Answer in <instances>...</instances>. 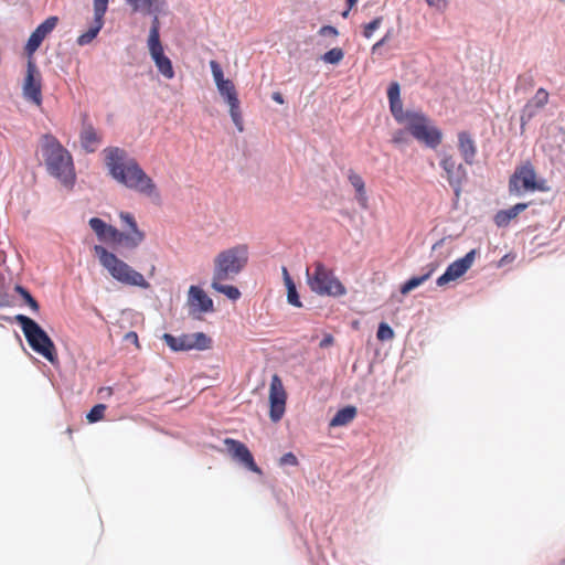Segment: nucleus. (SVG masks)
<instances>
[{
  "mask_svg": "<svg viewBox=\"0 0 565 565\" xmlns=\"http://www.w3.org/2000/svg\"><path fill=\"white\" fill-rule=\"evenodd\" d=\"M79 140L82 147L86 152H95L102 142V136L93 127L92 124H84L79 134Z\"/></svg>",
  "mask_w": 565,
  "mask_h": 565,
  "instance_id": "20",
  "label": "nucleus"
},
{
  "mask_svg": "<svg viewBox=\"0 0 565 565\" xmlns=\"http://www.w3.org/2000/svg\"><path fill=\"white\" fill-rule=\"evenodd\" d=\"M429 6H437L441 0H426Z\"/></svg>",
  "mask_w": 565,
  "mask_h": 565,
  "instance_id": "53",
  "label": "nucleus"
},
{
  "mask_svg": "<svg viewBox=\"0 0 565 565\" xmlns=\"http://www.w3.org/2000/svg\"><path fill=\"white\" fill-rule=\"evenodd\" d=\"M271 97L276 103L284 104V97L280 93L275 92Z\"/></svg>",
  "mask_w": 565,
  "mask_h": 565,
  "instance_id": "49",
  "label": "nucleus"
},
{
  "mask_svg": "<svg viewBox=\"0 0 565 565\" xmlns=\"http://www.w3.org/2000/svg\"><path fill=\"white\" fill-rule=\"evenodd\" d=\"M100 393H105L107 396H110L113 394L111 387H104L99 391Z\"/></svg>",
  "mask_w": 565,
  "mask_h": 565,
  "instance_id": "51",
  "label": "nucleus"
},
{
  "mask_svg": "<svg viewBox=\"0 0 565 565\" xmlns=\"http://www.w3.org/2000/svg\"><path fill=\"white\" fill-rule=\"evenodd\" d=\"M287 392L279 375L271 376L269 385V418L278 423L286 412Z\"/></svg>",
  "mask_w": 565,
  "mask_h": 565,
  "instance_id": "12",
  "label": "nucleus"
},
{
  "mask_svg": "<svg viewBox=\"0 0 565 565\" xmlns=\"http://www.w3.org/2000/svg\"><path fill=\"white\" fill-rule=\"evenodd\" d=\"M105 411H106V405L97 404L89 411L86 418L89 423H96L98 420H102L104 418Z\"/></svg>",
  "mask_w": 565,
  "mask_h": 565,
  "instance_id": "38",
  "label": "nucleus"
},
{
  "mask_svg": "<svg viewBox=\"0 0 565 565\" xmlns=\"http://www.w3.org/2000/svg\"><path fill=\"white\" fill-rule=\"evenodd\" d=\"M548 92L544 88H539L534 97L526 103L522 110L521 124L522 127L534 116L533 108H542L548 103Z\"/></svg>",
  "mask_w": 565,
  "mask_h": 565,
  "instance_id": "19",
  "label": "nucleus"
},
{
  "mask_svg": "<svg viewBox=\"0 0 565 565\" xmlns=\"http://www.w3.org/2000/svg\"><path fill=\"white\" fill-rule=\"evenodd\" d=\"M14 290L23 298L25 303L34 311L39 312L40 306L39 302L32 297V295L22 286L17 285Z\"/></svg>",
  "mask_w": 565,
  "mask_h": 565,
  "instance_id": "34",
  "label": "nucleus"
},
{
  "mask_svg": "<svg viewBox=\"0 0 565 565\" xmlns=\"http://www.w3.org/2000/svg\"><path fill=\"white\" fill-rule=\"evenodd\" d=\"M348 178H349V182L351 183V185L355 189L359 198L362 199L363 201H365L366 200L365 183H364L362 177L353 171H350Z\"/></svg>",
  "mask_w": 565,
  "mask_h": 565,
  "instance_id": "31",
  "label": "nucleus"
},
{
  "mask_svg": "<svg viewBox=\"0 0 565 565\" xmlns=\"http://www.w3.org/2000/svg\"><path fill=\"white\" fill-rule=\"evenodd\" d=\"M319 34L322 35V36H338V30L332 26V25H324L322 28H320L319 30Z\"/></svg>",
  "mask_w": 565,
  "mask_h": 565,
  "instance_id": "44",
  "label": "nucleus"
},
{
  "mask_svg": "<svg viewBox=\"0 0 565 565\" xmlns=\"http://www.w3.org/2000/svg\"><path fill=\"white\" fill-rule=\"evenodd\" d=\"M94 253L98 257L99 263L107 269L109 275L117 281L127 286H135L147 289L150 284L143 275L135 270L127 263L118 258L114 253L108 252L102 245L94 246Z\"/></svg>",
  "mask_w": 565,
  "mask_h": 565,
  "instance_id": "3",
  "label": "nucleus"
},
{
  "mask_svg": "<svg viewBox=\"0 0 565 565\" xmlns=\"http://www.w3.org/2000/svg\"><path fill=\"white\" fill-rule=\"evenodd\" d=\"M150 55L154 61V64L158 71L168 79L174 77V71L172 67V63L169 57L164 55L162 44H151L148 45Z\"/></svg>",
  "mask_w": 565,
  "mask_h": 565,
  "instance_id": "17",
  "label": "nucleus"
},
{
  "mask_svg": "<svg viewBox=\"0 0 565 565\" xmlns=\"http://www.w3.org/2000/svg\"><path fill=\"white\" fill-rule=\"evenodd\" d=\"M405 129L419 142L435 149L441 143L443 132L420 111H415L404 124Z\"/></svg>",
  "mask_w": 565,
  "mask_h": 565,
  "instance_id": "8",
  "label": "nucleus"
},
{
  "mask_svg": "<svg viewBox=\"0 0 565 565\" xmlns=\"http://www.w3.org/2000/svg\"><path fill=\"white\" fill-rule=\"evenodd\" d=\"M210 67L220 95L225 99L230 107L231 118L238 131L244 130L241 103L237 96L235 85L232 81L224 78L223 71L216 61L210 62Z\"/></svg>",
  "mask_w": 565,
  "mask_h": 565,
  "instance_id": "7",
  "label": "nucleus"
},
{
  "mask_svg": "<svg viewBox=\"0 0 565 565\" xmlns=\"http://www.w3.org/2000/svg\"><path fill=\"white\" fill-rule=\"evenodd\" d=\"M134 12L151 14L160 12L166 7V0H126Z\"/></svg>",
  "mask_w": 565,
  "mask_h": 565,
  "instance_id": "22",
  "label": "nucleus"
},
{
  "mask_svg": "<svg viewBox=\"0 0 565 565\" xmlns=\"http://www.w3.org/2000/svg\"><path fill=\"white\" fill-rule=\"evenodd\" d=\"M334 343V338L331 334H326L324 338L320 341L319 347L321 349L329 348Z\"/></svg>",
  "mask_w": 565,
  "mask_h": 565,
  "instance_id": "45",
  "label": "nucleus"
},
{
  "mask_svg": "<svg viewBox=\"0 0 565 565\" xmlns=\"http://www.w3.org/2000/svg\"><path fill=\"white\" fill-rule=\"evenodd\" d=\"M159 12H153V19L149 31L148 45L159 44L160 42V21L158 17Z\"/></svg>",
  "mask_w": 565,
  "mask_h": 565,
  "instance_id": "32",
  "label": "nucleus"
},
{
  "mask_svg": "<svg viewBox=\"0 0 565 565\" xmlns=\"http://www.w3.org/2000/svg\"><path fill=\"white\" fill-rule=\"evenodd\" d=\"M344 57V52L342 49L340 47H333L331 50H329L328 52H326L322 56H321V60L324 62V63H328V64H339Z\"/></svg>",
  "mask_w": 565,
  "mask_h": 565,
  "instance_id": "33",
  "label": "nucleus"
},
{
  "mask_svg": "<svg viewBox=\"0 0 565 565\" xmlns=\"http://www.w3.org/2000/svg\"><path fill=\"white\" fill-rule=\"evenodd\" d=\"M307 284L310 290L319 296L341 297L347 288L334 275L333 270L322 262L316 260L306 271Z\"/></svg>",
  "mask_w": 565,
  "mask_h": 565,
  "instance_id": "5",
  "label": "nucleus"
},
{
  "mask_svg": "<svg viewBox=\"0 0 565 565\" xmlns=\"http://www.w3.org/2000/svg\"><path fill=\"white\" fill-rule=\"evenodd\" d=\"M440 167L445 171V177L451 188H454L458 196L461 185L467 179V171L461 163L452 154H445L440 160Z\"/></svg>",
  "mask_w": 565,
  "mask_h": 565,
  "instance_id": "14",
  "label": "nucleus"
},
{
  "mask_svg": "<svg viewBox=\"0 0 565 565\" xmlns=\"http://www.w3.org/2000/svg\"><path fill=\"white\" fill-rule=\"evenodd\" d=\"M376 337L380 341H388L394 338V331L387 323L381 322L377 329Z\"/></svg>",
  "mask_w": 565,
  "mask_h": 565,
  "instance_id": "39",
  "label": "nucleus"
},
{
  "mask_svg": "<svg viewBox=\"0 0 565 565\" xmlns=\"http://www.w3.org/2000/svg\"><path fill=\"white\" fill-rule=\"evenodd\" d=\"M189 303L198 307L202 312L213 310V300L198 286H191L189 289Z\"/></svg>",
  "mask_w": 565,
  "mask_h": 565,
  "instance_id": "21",
  "label": "nucleus"
},
{
  "mask_svg": "<svg viewBox=\"0 0 565 565\" xmlns=\"http://www.w3.org/2000/svg\"><path fill=\"white\" fill-rule=\"evenodd\" d=\"M41 151L47 172L65 188L73 189L76 182V172L70 151L50 134L42 136Z\"/></svg>",
  "mask_w": 565,
  "mask_h": 565,
  "instance_id": "2",
  "label": "nucleus"
},
{
  "mask_svg": "<svg viewBox=\"0 0 565 565\" xmlns=\"http://www.w3.org/2000/svg\"><path fill=\"white\" fill-rule=\"evenodd\" d=\"M162 339L166 344L175 352L190 350L204 351L212 347V339L203 332L182 334L180 337L164 333Z\"/></svg>",
  "mask_w": 565,
  "mask_h": 565,
  "instance_id": "10",
  "label": "nucleus"
},
{
  "mask_svg": "<svg viewBox=\"0 0 565 565\" xmlns=\"http://www.w3.org/2000/svg\"><path fill=\"white\" fill-rule=\"evenodd\" d=\"M382 39H386V42L391 39V31H388Z\"/></svg>",
  "mask_w": 565,
  "mask_h": 565,
  "instance_id": "54",
  "label": "nucleus"
},
{
  "mask_svg": "<svg viewBox=\"0 0 565 565\" xmlns=\"http://www.w3.org/2000/svg\"><path fill=\"white\" fill-rule=\"evenodd\" d=\"M348 2V10L342 13V15L345 18L349 13V10H351L358 2V0H347Z\"/></svg>",
  "mask_w": 565,
  "mask_h": 565,
  "instance_id": "48",
  "label": "nucleus"
},
{
  "mask_svg": "<svg viewBox=\"0 0 565 565\" xmlns=\"http://www.w3.org/2000/svg\"><path fill=\"white\" fill-rule=\"evenodd\" d=\"M8 305H9V302L2 296H0V308L7 307Z\"/></svg>",
  "mask_w": 565,
  "mask_h": 565,
  "instance_id": "52",
  "label": "nucleus"
},
{
  "mask_svg": "<svg viewBox=\"0 0 565 565\" xmlns=\"http://www.w3.org/2000/svg\"><path fill=\"white\" fill-rule=\"evenodd\" d=\"M104 25L103 17H95L89 29L77 38V44L83 46L89 44L99 33Z\"/></svg>",
  "mask_w": 565,
  "mask_h": 565,
  "instance_id": "26",
  "label": "nucleus"
},
{
  "mask_svg": "<svg viewBox=\"0 0 565 565\" xmlns=\"http://www.w3.org/2000/svg\"><path fill=\"white\" fill-rule=\"evenodd\" d=\"M224 280H217L216 277H212L211 287L220 292L225 295L228 299L235 301L241 297V291L238 288L232 285H224Z\"/></svg>",
  "mask_w": 565,
  "mask_h": 565,
  "instance_id": "28",
  "label": "nucleus"
},
{
  "mask_svg": "<svg viewBox=\"0 0 565 565\" xmlns=\"http://www.w3.org/2000/svg\"><path fill=\"white\" fill-rule=\"evenodd\" d=\"M282 276H284V281H285V285H286V288H287V300L290 305L295 306V307H302V303L299 299V296H298V292H297V289H296V285L294 282V280L291 279L288 270L286 267H282Z\"/></svg>",
  "mask_w": 565,
  "mask_h": 565,
  "instance_id": "27",
  "label": "nucleus"
},
{
  "mask_svg": "<svg viewBox=\"0 0 565 565\" xmlns=\"http://www.w3.org/2000/svg\"><path fill=\"white\" fill-rule=\"evenodd\" d=\"M44 39H42L38 33L32 32L26 45H25V52L29 56V58H32V55L34 52L40 47Z\"/></svg>",
  "mask_w": 565,
  "mask_h": 565,
  "instance_id": "36",
  "label": "nucleus"
},
{
  "mask_svg": "<svg viewBox=\"0 0 565 565\" xmlns=\"http://www.w3.org/2000/svg\"><path fill=\"white\" fill-rule=\"evenodd\" d=\"M89 226L100 241H106V230L108 224H106L102 218L92 217L89 220Z\"/></svg>",
  "mask_w": 565,
  "mask_h": 565,
  "instance_id": "35",
  "label": "nucleus"
},
{
  "mask_svg": "<svg viewBox=\"0 0 565 565\" xmlns=\"http://www.w3.org/2000/svg\"><path fill=\"white\" fill-rule=\"evenodd\" d=\"M57 22V17H49L44 22L38 25L33 32L38 33L42 39H45L55 29Z\"/></svg>",
  "mask_w": 565,
  "mask_h": 565,
  "instance_id": "30",
  "label": "nucleus"
},
{
  "mask_svg": "<svg viewBox=\"0 0 565 565\" xmlns=\"http://www.w3.org/2000/svg\"><path fill=\"white\" fill-rule=\"evenodd\" d=\"M458 149L467 164L471 166L475 163L477 145L468 131H460L458 134Z\"/></svg>",
  "mask_w": 565,
  "mask_h": 565,
  "instance_id": "18",
  "label": "nucleus"
},
{
  "mask_svg": "<svg viewBox=\"0 0 565 565\" xmlns=\"http://www.w3.org/2000/svg\"><path fill=\"white\" fill-rule=\"evenodd\" d=\"M437 268H438V264L437 263H429V264H427L423 268L424 274L422 276L412 277L411 279H408L406 282H404L402 285L401 292L403 295H406L409 291H412L413 289H415L418 286L423 285L426 280H428L431 277V275L436 271Z\"/></svg>",
  "mask_w": 565,
  "mask_h": 565,
  "instance_id": "23",
  "label": "nucleus"
},
{
  "mask_svg": "<svg viewBox=\"0 0 565 565\" xmlns=\"http://www.w3.org/2000/svg\"><path fill=\"white\" fill-rule=\"evenodd\" d=\"M224 444L226 445L234 459L238 460L250 471L258 475L263 473L262 469L256 465L252 452L245 444L232 438H226Z\"/></svg>",
  "mask_w": 565,
  "mask_h": 565,
  "instance_id": "16",
  "label": "nucleus"
},
{
  "mask_svg": "<svg viewBox=\"0 0 565 565\" xmlns=\"http://www.w3.org/2000/svg\"><path fill=\"white\" fill-rule=\"evenodd\" d=\"M405 140V131L398 130L394 134L393 141L394 142H402Z\"/></svg>",
  "mask_w": 565,
  "mask_h": 565,
  "instance_id": "47",
  "label": "nucleus"
},
{
  "mask_svg": "<svg viewBox=\"0 0 565 565\" xmlns=\"http://www.w3.org/2000/svg\"><path fill=\"white\" fill-rule=\"evenodd\" d=\"M476 257V249H471L462 258H459L451 263L446 271L439 276L436 280L437 286L443 287L450 281H454L463 276L468 269L472 266Z\"/></svg>",
  "mask_w": 565,
  "mask_h": 565,
  "instance_id": "15",
  "label": "nucleus"
},
{
  "mask_svg": "<svg viewBox=\"0 0 565 565\" xmlns=\"http://www.w3.org/2000/svg\"><path fill=\"white\" fill-rule=\"evenodd\" d=\"M120 220L129 227V232L124 233L116 227L108 225L106 230V241L116 245H121L134 249L138 247L145 239V233L138 228L135 217L127 212L119 214Z\"/></svg>",
  "mask_w": 565,
  "mask_h": 565,
  "instance_id": "9",
  "label": "nucleus"
},
{
  "mask_svg": "<svg viewBox=\"0 0 565 565\" xmlns=\"http://www.w3.org/2000/svg\"><path fill=\"white\" fill-rule=\"evenodd\" d=\"M356 416L355 406H345L339 409L329 423L330 427H340L350 424Z\"/></svg>",
  "mask_w": 565,
  "mask_h": 565,
  "instance_id": "25",
  "label": "nucleus"
},
{
  "mask_svg": "<svg viewBox=\"0 0 565 565\" xmlns=\"http://www.w3.org/2000/svg\"><path fill=\"white\" fill-rule=\"evenodd\" d=\"M15 321L21 326L24 337L33 351L45 358L49 362L57 361L56 348L47 333L33 319L24 316H15Z\"/></svg>",
  "mask_w": 565,
  "mask_h": 565,
  "instance_id": "6",
  "label": "nucleus"
},
{
  "mask_svg": "<svg viewBox=\"0 0 565 565\" xmlns=\"http://www.w3.org/2000/svg\"><path fill=\"white\" fill-rule=\"evenodd\" d=\"M388 102L401 99V88L397 82L391 83L387 89Z\"/></svg>",
  "mask_w": 565,
  "mask_h": 565,
  "instance_id": "42",
  "label": "nucleus"
},
{
  "mask_svg": "<svg viewBox=\"0 0 565 565\" xmlns=\"http://www.w3.org/2000/svg\"><path fill=\"white\" fill-rule=\"evenodd\" d=\"M125 340L134 343L137 348L140 347L139 340H138V334L135 331H129L128 333H126Z\"/></svg>",
  "mask_w": 565,
  "mask_h": 565,
  "instance_id": "46",
  "label": "nucleus"
},
{
  "mask_svg": "<svg viewBox=\"0 0 565 565\" xmlns=\"http://www.w3.org/2000/svg\"><path fill=\"white\" fill-rule=\"evenodd\" d=\"M94 1V15L105 17L108 9L109 0H93Z\"/></svg>",
  "mask_w": 565,
  "mask_h": 565,
  "instance_id": "41",
  "label": "nucleus"
},
{
  "mask_svg": "<svg viewBox=\"0 0 565 565\" xmlns=\"http://www.w3.org/2000/svg\"><path fill=\"white\" fill-rule=\"evenodd\" d=\"M382 22H383V18L377 17L374 20H372L371 22L364 24L363 35L366 39H370L373 35V33L381 26Z\"/></svg>",
  "mask_w": 565,
  "mask_h": 565,
  "instance_id": "40",
  "label": "nucleus"
},
{
  "mask_svg": "<svg viewBox=\"0 0 565 565\" xmlns=\"http://www.w3.org/2000/svg\"><path fill=\"white\" fill-rule=\"evenodd\" d=\"M530 203H518L508 210H500L494 215V223L499 227H505L521 212L527 209Z\"/></svg>",
  "mask_w": 565,
  "mask_h": 565,
  "instance_id": "24",
  "label": "nucleus"
},
{
  "mask_svg": "<svg viewBox=\"0 0 565 565\" xmlns=\"http://www.w3.org/2000/svg\"><path fill=\"white\" fill-rule=\"evenodd\" d=\"M23 96L40 106L42 103V76L33 58L28 60L26 75L23 82Z\"/></svg>",
  "mask_w": 565,
  "mask_h": 565,
  "instance_id": "13",
  "label": "nucleus"
},
{
  "mask_svg": "<svg viewBox=\"0 0 565 565\" xmlns=\"http://www.w3.org/2000/svg\"><path fill=\"white\" fill-rule=\"evenodd\" d=\"M298 465H299L298 458L292 452H287L284 456H281L279 459V466H281V467H284V466L296 467Z\"/></svg>",
  "mask_w": 565,
  "mask_h": 565,
  "instance_id": "43",
  "label": "nucleus"
},
{
  "mask_svg": "<svg viewBox=\"0 0 565 565\" xmlns=\"http://www.w3.org/2000/svg\"><path fill=\"white\" fill-rule=\"evenodd\" d=\"M248 258L246 244H237L220 252L213 260V277L217 280H233L246 267Z\"/></svg>",
  "mask_w": 565,
  "mask_h": 565,
  "instance_id": "4",
  "label": "nucleus"
},
{
  "mask_svg": "<svg viewBox=\"0 0 565 565\" xmlns=\"http://www.w3.org/2000/svg\"><path fill=\"white\" fill-rule=\"evenodd\" d=\"M390 109L395 120L401 125H404L408 117L415 113L409 110L404 111L402 99L390 102Z\"/></svg>",
  "mask_w": 565,
  "mask_h": 565,
  "instance_id": "29",
  "label": "nucleus"
},
{
  "mask_svg": "<svg viewBox=\"0 0 565 565\" xmlns=\"http://www.w3.org/2000/svg\"><path fill=\"white\" fill-rule=\"evenodd\" d=\"M104 154L105 164L114 180L148 198L159 196L154 181L145 172L135 158L128 156L125 149L108 147L104 149Z\"/></svg>",
  "mask_w": 565,
  "mask_h": 565,
  "instance_id": "1",
  "label": "nucleus"
},
{
  "mask_svg": "<svg viewBox=\"0 0 565 565\" xmlns=\"http://www.w3.org/2000/svg\"><path fill=\"white\" fill-rule=\"evenodd\" d=\"M535 190H544V188L537 183L532 164L527 163L518 168L509 181L510 193L521 195L523 192Z\"/></svg>",
  "mask_w": 565,
  "mask_h": 565,
  "instance_id": "11",
  "label": "nucleus"
},
{
  "mask_svg": "<svg viewBox=\"0 0 565 565\" xmlns=\"http://www.w3.org/2000/svg\"><path fill=\"white\" fill-rule=\"evenodd\" d=\"M386 43V39H381L372 46V52L374 53L377 49Z\"/></svg>",
  "mask_w": 565,
  "mask_h": 565,
  "instance_id": "50",
  "label": "nucleus"
},
{
  "mask_svg": "<svg viewBox=\"0 0 565 565\" xmlns=\"http://www.w3.org/2000/svg\"><path fill=\"white\" fill-rule=\"evenodd\" d=\"M44 39H42L38 33L32 32L26 45H25V52L29 56V58H32V55L34 52L40 47Z\"/></svg>",
  "mask_w": 565,
  "mask_h": 565,
  "instance_id": "37",
  "label": "nucleus"
}]
</instances>
